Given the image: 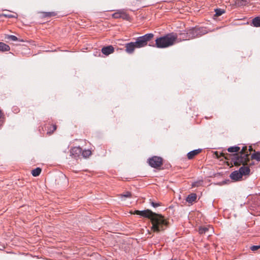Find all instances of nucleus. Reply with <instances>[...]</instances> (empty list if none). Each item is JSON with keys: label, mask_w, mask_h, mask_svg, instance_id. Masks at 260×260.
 Instances as JSON below:
<instances>
[{"label": "nucleus", "mask_w": 260, "mask_h": 260, "mask_svg": "<svg viewBox=\"0 0 260 260\" xmlns=\"http://www.w3.org/2000/svg\"><path fill=\"white\" fill-rule=\"evenodd\" d=\"M134 214L150 219L152 223L151 230L154 232L164 230V227L168 224L167 220L161 215L153 212L149 209L142 211L135 210Z\"/></svg>", "instance_id": "f257e3e1"}, {"label": "nucleus", "mask_w": 260, "mask_h": 260, "mask_svg": "<svg viewBox=\"0 0 260 260\" xmlns=\"http://www.w3.org/2000/svg\"><path fill=\"white\" fill-rule=\"evenodd\" d=\"M154 37L153 34H147L144 36L138 37L135 42H130L125 44V51L128 54L134 53L136 48H140L147 46V43Z\"/></svg>", "instance_id": "f03ea898"}, {"label": "nucleus", "mask_w": 260, "mask_h": 260, "mask_svg": "<svg viewBox=\"0 0 260 260\" xmlns=\"http://www.w3.org/2000/svg\"><path fill=\"white\" fill-rule=\"evenodd\" d=\"M177 34H169L155 40V45L157 48H164L173 45L177 40Z\"/></svg>", "instance_id": "7ed1b4c3"}, {"label": "nucleus", "mask_w": 260, "mask_h": 260, "mask_svg": "<svg viewBox=\"0 0 260 260\" xmlns=\"http://www.w3.org/2000/svg\"><path fill=\"white\" fill-rule=\"evenodd\" d=\"M249 155V154H235L232 158V161L235 166L241 165L245 166L250 161Z\"/></svg>", "instance_id": "20e7f679"}, {"label": "nucleus", "mask_w": 260, "mask_h": 260, "mask_svg": "<svg viewBox=\"0 0 260 260\" xmlns=\"http://www.w3.org/2000/svg\"><path fill=\"white\" fill-rule=\"evenodd\" d=\"M189 31V36L190 39L196 37H200L207 33L206 28L204 27H194L188 29Z\"/></svg>", "instance_id": "39448f33"}, {"label": "nucleus", "mask_w": 260, "mask_h": 260, "mask_svg": "<svg viewBox=\"0 0 260 260\" xmlns=\"http://www.w3.org/2000/svg\"><path fill=\"white\" fill-rule=\"evenodd\" d=\"M149 165L154 168L160 167L162 164V159L160 157L153 156L148 160Z\"/></svg>", "instance_id": "423d86ee"}, {"label": "nucleus", "mask_w": 260, "mask_h": 260, "mask_svg": "<svg viewBox=\"0 0 260 260\" xmlns=\"http://www.w3.org/2000/svg\"><path fill=\"white\" fill-rule=\"evenodd\" d=\"M82 152V148L80 147H74L70 150V155L77 157H78Z\"/></svg>", "instance_id": "0eeeda50"}, {"label": "nucleus", "mask_w": 260, "mask_h": 260, "mask_svg": "<svg viewBox=\"0 0 260 260\" xmlns=\"http://www.w3.org/2000/svg\"><path fill=\"white\" fill-rule=\"evenodd\" d=\"M101 51L103 54L108 56L114 52V48L112 45H109L103 47Z\"/></svg>", "instance_id": "6e6552de"}, {"label": "nucleus", "mask_w": 260, "mask_h": 260, "mask_svg": "<svg viewBox=\"0 0 260 260\" xmlns=\"http://www.w3.org/2000/svg\"><path fill=\"white\" fill-rule=\"evenodd\" d=\"M179 35L180 36V38H178V36H178L177 40H179L180 41L182 40L184 41L190 39L189 36L188 30L180 32L179 34Z\"/></svg>", "instance_id": "1a4fd4ad"}, {"label": "nucleus", "mask_w": 260, "mask_h": 260, "mask_svg": "<svg viewBox=\"0 0 260 260\" xmlns=\"http://www.w3.org/2000/svg\"><path fill=\"white\" fill-rule=\"evenodd\" d=\"M242 176L239 171H235L233 172L230 175V178L235 181H238L242 178Z\"/></svg>", "instance_id": "9d476101"}, {"label": "nucleus", "mask_w": 260, "mask_h": 260, "mask_svg": "<svg viewBox=\"0 0 260 260\" xmlns=\"http://www.w3.org/2000/svg\"><path fill=\"white\" fill-rule=\"evenodd\" d=\"M201 149H198L189 152L187 154V158L189 159H192L196 155L199 154L201 152Z\"/></svg>", "instance_id": "9b49d317"}, {"label": "nucleus", "mask_w": 260, "mask_h": 260, "mask_svg": "<svg viewBox=\"0 0 260 260\" xmlns=\"http://www.w3.org/2000/svg\"><path fill=\"white\" fill-rule=\"evenodd\" d=\"M239 171L241 174V176L242 177L243 175H247L249 174L250 170L249 167L242 166L240 168Z\"/></svg>", "instance_id": "f8f14e48"}, {"label": "nucleus", "mask_w": 260, "mask_h": 260, "mask_svg": "<svg viewBox=\"0 0 260 260\" xmlns=\"http://www.w3.org/2000/svg\"><path fill=\"white\" fill-rule=\"evenodd\" d=\"M209 231L212 232L213 231V228L211 226H204L200 227L199 229V233L200 234H204L208 233Z\"/></svg>", "instance_id": "ddd939ff"}, {"label": "nucleus", "mask_w": 260, "mask_h": 260, "mask_svg": "<svg viewBox=\"0 0 260 260\" xmlns=\"http://www.w3.org/2000/svg\"><path fill=\"white\" fill-rule=\"evenodd\" d=\"M197 199V194L196 193H192L189 194L186 199V202L192 204L193 202H194Z\"/></svg>", "instance_id": "4468645a"}, {"label": "nucleus", "mask_w": 260, "mask_h": 260, "mask_svg": "<svg viewBox=\"0 0 260 260\" xmlns=\"http://www.w3.org/2000/svg\"><path fill=\"white\" fill-rule=\"evenodd\" d=\"M248 4V2L246 0H235V5L236 7H241L246 6Z\"/></svg>", "instance_id": "2eb2a0df"}, {"label": "nucleus", "mask_w": 260, "mask_h": 260, "mask_svg": "<svg viewBox=\"0 0 260 260\" xmlns=\"http://www.w3.org/2000/svg\"><path fill=\"white\" fill-rule=\"evenodd\" d=\"M10 49L9 45L3 42H0V51L5 52L8 51Z\"/></svg>", "instance_id": "dca6fc26"}, {"label": "nucleus", "mask_w": 260, "mask_h": 260, "mask_svg": "<svg viewBox=\"0 0 260 260\" xmlns=\"http://www.w3.org/2000/svg\"><path fill=\"white\" fill-rule=\"evenodd\" d=\"M252 23L254 27H260V17L257 16L253 19Z\"/></svg>", "instance_id": "f3484780"}, {"label": "nucleus", "mask_w": 260, "mask_h": 260, "mask_svg": "<svg viewBox=\"0 0 260 260\" xmlns=\"http://www.w3.org/2000/svg\"><path fill=\"white\" fill-rule=\"evenodd\" d=\"M254 153L252 154L251 158L252 159H255L257 161H260V152L254 151Z\"/></svg>", "instance_id": "a211bd4d"}, {"label": "nucleus", "mask_w": 260, "mask_h": 260, "mask_svg": "<svg viewBox=\"0 0 260 260\" xmlns=\"http://www.w3.org/2000/svg\"><path fill=\"white\" fill-rule=\"evenodd\" d=\"M41 169L40 168H37L34 169L31 171V174L34 177L38 176L41 173Z\"/></svg>", "instance_id": "6ab92c4d"}, {"label": "nucleus", "mask_w": 260, "mask_h": 260, "mask_svg": "<svg viewBox=\"0 0 260 260\" xmlns=\"http://www.w3.org/2000/svg\"><path fill=\"white\" fill-rule=\"evenodd\" d=\"M240 150V148L238 146H234L229 147L228 149V151L229 152H237Z\"/></svg>", "instance_id": "aec40b11"}, {"label": "nucleus", "mask_w": 260, "mask_h": 260, "mask_svg": "<svg viewBox=\"0 0 260 260\" xmlns=\"http://www.w3.org/2000/svg\"><path fill=\"white\" fill-rule=\"evenodd\" d=\"M120 18H122L124 20H128L129 18V15L124 11V10H121V17Z\"/></svg>", "instance_id": "412c9836"}, {"label": "nucleus", "mask_w": 260, "mask_h": 260, "mask_svg": "<svg viewBox=\"0 0 260 260\" xmlns=\"http://www.w3.org/2000/svg\"><path fill=\"white\" fill-rule=\"evenodd\" d=\"M81 154H82V155L83 156V157L86 158L91 155V152L89 149L84 150H82Z\"/></svg>", "instance_id": "4be33fe9"}, {"label": "nucleus", "mask_w": 260, "mask_h": 260, "mask_svg": "<svg viewBox=\"0 0 260 260\" xmlns=\"http://www.w3.org/2000/svg\"><path fill=\"white\" fill-rule=\"evenodd\" d=\"M47 134L51 135L54 131L56 129V125H53L49 126V128L48 126L47 127Z\"/></svg>", "instance_id": "5701e85b"}, {"label": "nucleus", "mask_w": 260, "mask_h": 260, "mask_svg": "<svg viewBox=\"0 0 260 260\" xmlns=\"http://www.w3.org/2000/svg\"><path fill=\"white\" fill-rule=\"evenodd\" d=\"M215 15L216 16H219L225 13V11L221 9H216L215 10Z\"/></svg>", "instance_id": "b1692460"}, {"label": "nucleus", "mask_w": 260, "mask_h": 260, "mask_svg": "<svg viewBox=\"0 0 260 260\" xmlns=\"http://www.w3.org/2000/svg\"><path fill=\"white\" fill-rule=\"evenodd\" d=\"M119 196L121 198H122L123 197L131 198V197H132V193L129 191H126L125 192H124L122 194H120L119 195Z\"/></svg>", "instance_id": "393cba45"}, {"label": "nucleus", "mask_w": 260, "mask_h": 260, "mask_svg": "<svg viewBox=\"0 0 260 260\" xmlns=\"http://www.w3.org/2000/svg\"><path fill=\"white\" fill-rule=\"evenodd\" d=\"M112 17L114 18H120L121 17V10H118L117 12L112 14Z\"/></svg>", "instance_id": "a878e982"}, {"label": "nucleus", "mask_w": 260, "mask_h": 260, "mask_svg": "<svg viewBox=\"0 0 260 260\" xmlns=\"http://www.w3.org/2000/svg\"><path fill=\"white\" fill-rule=\"evenodd\" d=\"M2 16H4L6 18H17V14L16 13H14V14H3Z\"/></svg>", "instance_id": "bb28decb"}, {"label": "nucleus", "mask_w": 260, "mask_h": 260, "mask_svg": "<svg viewBox=\"0 0 260 260\" xmlns=\"http://www.w3.org/2000/svg\"><path fill=\"white\" fill-rule=\"evenodd\" d=\"M149 201H150V204H151V205L154 208H156V207L160 206V203L159 202L155 203V202H154L152 201H151V200H150Z\"/></svg>", "instance_id": "cd10ccee"}, {"label": "nucleus", "mask_w": 260, "mask_h": 260, "mask_svg": "<svg viewBox=\"0 0 260 260\" xmlns=\"http://www.w3.org/2000/svg\"><path fill=\"white\" fill-rule=\"evenodd\" d=\"M247 146H244L243 147L242 150L240 152V154H249L248 152L247 151Z\"/></svg>", "instance_id": "c85d7f7f"}, {"label": "nucleus", "mask_w": 260, "mask_h": 260, "mask_svg": "<svg viewBox=\"0 0 260 260\" xmlns=\"http://www.w3.org/2000/svg\"><path fill=\"white\" fill-rule=\"evenodd\" d=\"M56 15V13L54 12H45L44 16L45 17H51L54 16Z\"/></svg>", "instance_id": "c756f323"}, {"label": "nucleus", "mask_w": 260, "mask_h": 260, "mask_svg": "<svg viewBox=\"0 0 260 260\" xmlns=\"http://www.w3.org/2000/svg\"><path fill=\"white\" fill-rule=\"evenodd\" d=\"M8 39H9L10 40L13 41H16L18 40L17 37H16V36H15L14 35L8 36Z\"/></svg>", "instance_id": "7c9ffc66"}, {"label": "nucleus", "mask_w": 260, "mask_h": 260, "mask_svg": "<svg viewBox=\"0 0 260 260\" xmlns=\"http://www.w3.org/2000/svg\"><path fill=\"white\" fill-rule=\"evenodd\" d=\"M259 248H260V245H253L250 247V249L252 251H256Z\"/></svg>", "instance_id": "2f4dec72"}, {"label": "nucleus", "mask_w": 260, "mask_h": 260, "mask_svg": "<svg viewBox=\"0 0 260 260\" xmlns=\"http://www.w3.org/2000/svg\"><path fill=\"white\" fill-rule=\"evenodd\" d=\"M201 181H197L192 183V187H198L201 184Z\"/></svg>", "instance_id": "473e14b6"}, {"label": "nucleus", "mask_w": 260, "mask_h": 260, "mask_svg": "<svg viewBox=\"0 0 260 260\" xmlns=\"http://www.w3.org/2000/svg\"><path fill=\"white\" fill-rule=\"evenodd\" d=\"M253 150V149L252 148L251 146H249V151H252Z\"/></svg>", "instance_id": "72a5a7b5"}]
</instances>
